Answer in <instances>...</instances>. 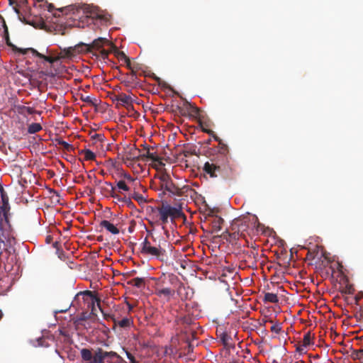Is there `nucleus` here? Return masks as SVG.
Wrapping results in <instances>:
<instances>
[{
  "label": "nucleus",
  "instance_id": "nucleus-36",
  "mask_svg": "<svg viewBox=\"0 0 363 363\" xmlns=\"http://www.w3.org/2000/svg\"><path fill=\"white\" fill-rule=\"evenodd\" d=\"M159 214H164L167 217H170L169 205H163L162 208L159 209Z\"/></svg>",
  "mask_w": 363,
  "mask_h": 363
},
{
  "label": "nucleus",
  "instance_id": "nucleus-56",
  "mask_svg": "<svg viewBox=\"0 0 363 363\" xmlns=\"http://www.w3.org/2000/svg\"><path fill=\"white\" fill-rule=\"evenodd\" d=\"M2 189H4V187H3V186L1 185V184L0 183V191H1Z\"/></svg>",
  "mask_w": 363,
  "mask_h": 363
},
{
  "label": "nucleus",
  "instance_id": "nucleus-14",
  "mask_svg": "<svg viewBox=\"0 0 363 363\" xmlns=\"http://www.w3.org/2000/svg\"><path fill=\"white\" fill-rule=\"evenodd\" d=\"M220 172L221 169L219 166L206 162V174H208L211 177L214 178L217 177L218 174H220Z\"/></svg>",
  "mask_w": 363,
  "mask_h": 363
},
{
  "label": "nucleus",
  "instance_id": "nucleus-30",
  "mask_svg": "<svg viewBox=\"0 0 363 363\" xmlns=\"http://www.w3.org/2000/svg\"><path fill=\"white\" fill-rule=\"evenodd\" d=\"M208 126V124L207 121H206V130H205L206 133L208 134L210 136L213 138V139L216 141H218L219 145H221L222 144L221 140L214 133V132L213 130L208 129L207 128Z\"/></svg>",
  "mask_w": 363,
  "mask_h": 363
},
{
  "label": "nucleus",
  "instance_id": "nucleus-3",
  "mask_svg": "<svg viewBox=\"0 0 363 363\" xmlns=\"http://www.w3.org/2000/svg\"><path fill=\"white\" fill-rule=\"evenodd\" d=\"M223 211L220 208L216 206L211 208L206 203V223H208V228L206 229V233L211 234L216 233L222 228L224 223L223 218Z\"/></svg>",
  "mask_w": 363,
  "mask_h": 363
},
{
  "label": "nucleus",
  "instance_id": "nucleus-16",
  "mask_svg": "<svg viewBox=\"0 0 363 363\" xmlns=\"http://www.w3.org/2000/svg\"><path fill=\"white\" fill-rule=\"evenodd\" d=\"M169 212L170 217L172 218H177L184 216L181 205H178L177 206H172L169 205Z\"/></svg>",
  "mask_w": 363,
  "mask_h": 363
},
{
  "label": "nucleus",
  "instance_id": "nucleus-1",
  "mask_svg": "<svg viewBox=\"0 0 363 363\" xmlns=\"http://www.w3.org/2000/svg\"><path fill=\"white\" fill-rule=\"evenodd\" d=\"M208 278L211 280L207 283L208 314L213 322L216 323L217 318L214 315L220 312L223 297L228 289L226 284L220 278L215 279L213 281L211 276Z\"/></svg>",
  "mask_w": 363,
  "mask_h": 363
},
{
  "label": "nucleus",
  "instance_id": "nucleus-35",
  "mask_svg": "<svg viewBox=\"0 0 363 363\" xmlns=\"http://www.w3.org/2000/svg\"><path fill=\"white\" fill-rule=\"evenodd\" d=\"M56 141L57 142V143L59 145H62L63 147V148L67 151H70L73 149L72 145L69 144L66 141H64L60 139H57Z\"/></svg>",
  "mask_w": 363,
  "mask_h": 363
},
{
  "label": "nucleus",
  "instance_id": "nucleus-34",
  "mask_svg": "<svg viewBox=\"0 0 363 363\" xmlns=\"http://www.w3.org/2000/svg\"><path fill=\"white\" fill-rule=\"evenodd\" d=\"M194 272H195L196 277H198L200 280H202V276L204 275V271L201 267L196 265Z\"/></svg>",
  "mask_w": 363,
  "mask_h": 363
},
{
  "label": "nucleus",
  "instance_id": "nucleus-49",
  "mask_svg": "<svg viewBox=\"0 0 363 363\" xmlns=\"http://www.w3.org/2000/svg\"><path fill=\"white\" fill-rule=\"evenodd\" d=\"M125 178L127 179L128 181L133 182L134 179L130 174H125Z\"/></svg>",
  "mask_w": 363,
  "mask_h": 363
},
{
  "label": "nucleus",
  "instance_id": "nucleus-29",
  "mask_svg": "<svg viewBox=\"0 0 363 363\" xmlns=\"http://www.w3.org/2000/svg\"><path fill=\"white\" fill-rule=\"evenodd\" d=\"M82 154L84 155V159L86 160H94L96 158L95 153L89 149L83 150L82 151Z\"/></svg>",
  "mask_w": 363,
  "mask_h": 363
},
{
  "label": "nucleus",
  "instance_id": "nucleus-39",
  "mask_svg": "<svg viewBox=\"0 0 363 363\" xmlns=\"http://www.w3.org/2000/svg\"><path fill=\"white\" fill-rule=\"evenodd\" d=\"M146 157H148L149 159L153 160V161H157L158 160V157L156 155V154L155 152H151L150 151L149 148L147 149V151L146 152Z\"/></svg>",
  "mask_w": 363,
  "mask_h": 363
},
{
  "label": "nucleus",
  "instance_id": "nucleus-51",
  "mask_svg": "<svg viewBox=\"0 0 363 363\" xmlns=\"http://www.w3.org/2000/svg\"><path fill=\"white\" fill-rule=\"evenodd\" d=\"M127 306H128V311H130L133 310V305H131L130 303L127 302Z\"/></svg>",
  "mask_w": 363,
  "mask_h": 363
},
{
  "label": "nucleus",
  "instance_id": "nucleus-21",
  "mask_svg": "<svg viewBox=\"0 0 363 363\" xmlns=\"http://www.w3.org/2000/svg\"><path fill=\"white\" fill-rule=\"evenodd\" d=\"M128 284L135 286L137 288H142L145 285V279L136 277L128 281Z\"/></svg>",
  "mask_w": 363,
  "mask_h": 363
},
{
  "label": "nucleus",
  "instance_id": "nucleus-25",
  "mask_svg": "<svg viewBox=\"0 0 363 363\" xmlns=\"http://www.w3.org/2000/svg\"><path fill=\"white\" fill-rule=\"evenodd\" d=\"M351 357L354 360H359L360 363H362V360L363 359V348L353 350L351 354Z\"/></svg>",
  "mask_w": 363,
  "mask_h": 363
},
{
  "label": "nucleus",
  "instance_id": "nucleus-37",
  "mask_svg": "<svg viewBox=\"0 0 363 363\" xmlns=\"http://www.w3.org/2000/svg\"><path fill=\"white\" fill-rule=\"evenodd\" d=\"M117 187L120 190H123L125 191H128L130 190V188L126 185L125 182L123 180H120L117 183Z\"/></svg>",
  "mask_w": 363,
  "mask_h": 363
},
{
  "label": "nucleus",
  "instance_id": "nucleus-28",
  "mask_svg": "<svg viewBox=\"0 0 363 363\" xmlns=\"http://www.w3.org/2000/svg\"><path fill=\"white\" fill-rule=\"evenodd\" d=\"M81 99L83 101H84L86 104H88L92 105V106H96L97 105L98 99H96V98H93L91 96H83V95H82Z\"/></svg>",
  "mask_w": 363,
  "mask_h": 363
},
{
  "label": "nucleus",
  "instance_id": "nucleus-41",
  "mask_svg": "<svg viewBox=\"0 0 363 363\" xmlns=\"http://www.w3.org/2000/svg\"><path fill=\"white\" fill-rule=\"evenodd\" d=\"M14 10H15L16 13L18 14L19 18H20V20H21L22 22H24V23H26V24H28V25H31V26H35V25L33 22H31V21H30L26 20L24 17H23V18H21V17L19 16V13H20V12H19V10H18V9L14 8Z\"/></svg>",
  "mask_w": 363,
  "mask_h": 363
},
{
  "label": "nucleus",
  "instance_id": "nucleus-6",
  "mask_svg": "<svg viewBox=\"0 0 363 363\" xmlns=\"http://www.w3.org/2000/svg\"><path fill=\"white\" fill-rule=\"evenodd\" d=\"M118 355L115 352H106L102 349H99L94 356L92 361H96V363H105L106 360L118 359Z\"/></svg>",
  "mask_w": 363,
  "mask_h": 363
},
{
  "label": "nucleus",
  "instance_id": "nucleus-45",
  "mask_svg": "<svg viewBox=\"0 0 363 363\" xmlns=\"http://www.w3.org/2000/svg\"><path fill=\"white\" fill-rule=\"evenodd\" d=\"M307 347V346H303V344H301V345H299L298 346H297L296 347V351L298 352L299 353H303V352H305V349Z\"/></svg>",
  "mask_w": 363,
  "mask_h": 363
},
{
  "label": "nucleus",
  "instance_id": "nucleus-55",
  "mask_svg": "<svg viewBox=\"0 0 363 363\" xmlns=\"http://www.w3.org/2000/svg\"><path fill=\"white\" fill-rule=\"evenodd\" d=\"M205 273H206V279L207 278V275L208 274V269L206 268V271H205Z\"/></svg>",
  "mask_w": 363,
  "mask_h": 363
},
{
  "label": "nucleus",
  "instance_id": "nucleus-40",
  "mask_svg": "<svg viewBox=\"0 0 363 363\" xmlns=\"http://www.w3.org/2000/svg\"><path fill=\"white\" fill-rule=\"evenodd\" d=\"M91 314V313H89L87 311H83L79 315V320H86L90 318Z\"/></svg>",
  "mask_w": 363,
  "mask_h": 363
},
{
  "label": "nucleus",
  "instance_id": "nucleus-9",
  "mask_svg": "<svg viewBox=\"0 0 363 363\" xmlns=\"http://www.w3.org/2000/svg\"><path fill=\"white\" fill-rule=\"evenodd\" d=\"M177 294L181 300L186 301L191 298L194 291L190 287L180 284L177 289Z\"/></svg>",
  "mask_w": 363,
  "mask_h": 363
},
{
  "label": "nucleus",
  "instance_id": "nucleus-46",
  "mask_svg": "<svg viewBox=\"0 0 363 363\" xmlns=\"http://www.w3.org/2000/svg\"><path fill=\"white\" fill-rule=\"evenodd\" d=\"M126 356L131 363H136L135 357L131 353L126 352Z\"/></svg>",
  "mask_w": 363,
  "mask_h": 363
},
{
  "label": "nucleus",
  "instance_id": "nucleus-17",
  "mask_svg": "<svg viewBox=\"0 0 363 363\" xmlns=\"http://www.w3.org/2000/svg\"><path fill=\"white\" fill-rule=\"evenodd\" d=\"M113 321L115 325L124 329L129 328L133 324L132 318L128 317H125L121 320L114 319Z\"/></svg>",
  "mask_w": 363,
  "mask_h": 363
},
{
  "label": "nucleus",
  "instance_id": "nucleus-13",
  "mask_svg": "<svg viewBox=\"0 0 363 363\" xmlns=\"http://www.w3.org/2000/svg\"><path fill=\"white\" fill-rule=\"evenodd\" d=\"M193 186L196 187V189H191V196L195 199L196 203L204 204V197L202 196V191H200V185L197 182H194Z\"/></svg>",
  "mask_w": 363,
  "mask_h": 363
},
{
  "label": "nucleus",
  "instance_id": "nucleus-20",
  "mask_svg": "<svg viewBox=\"0 0 363 363\" xmlns=\"http://www.w3.org/2000/svg\"><path fill=\"white\" fill-rule=\"evenodd\" d=\"M104 184L106 186V187H102V189L106 191L107 194H108L111 197L113 198V195H116V187L113 186L112 183L109 182H105Z\"/></svg>",
  "mask_w": 363,
  "mask_h": 363
},
{
  "label": "nucleus",
  "instance_id": "nucleus-47",
  "mask_svg": "<svg viewBox=\"0 0 363 363\" xmlns=\"http://www.w3.org/2000/svg\"><path fill=\"white\" fill-rule=\"evenodd\" d=\"M160 220L162 222V223H167L168 222V218L167 216H164V214H160Z\"/></svg>",
  "mask_w": 363,
  "mask_h": 363
},
{
  "label": "nucleus",
  "instance_id": "nucleus-18",
  "mask_svg": "<svg viewBox=\"0 0 363 363\" xmlns=\"http://www.w3.org/2000/svg\"><path fill=\"white\" fill-rule=\"evenodd\" d=\"M100 225L104 228H106L108 232L113 235H117L119 233V230L112 223H111L107 220H103L100 223Z\"/></svg>",
  "mask_w": 363,
  "mask_h": 363
},
{
  "label": "nucleus",
  "instance_id": "nucleus-19",
  "mask_svg": "<svg viewBox=\"0 0 363 363\" xmlns=\"http://www.w3.org/2000/svg\"><path fill=\"white\" fill-rule=\"evenodd\" d=\"M174 294V291L170 288L157 289L156 294L160 297L169 298Z\"/></svg>",
  "mask_w": 363,
  "mask_h": 363
},
{
  "label": "nucleus",
  "instance_id": "nucleus-8",
  "mask_svg": "<svg viewBox=\"0 0 363 363\" xmlns=\"http://www.w3.org/2000/svg\"><path fill=\"white\" fill-rule=\"evenodd\" d=\"M176 323L177 325V330H180L181 332L184 330L185 333H187V327L190 326L192 324V318L189 315H180L177 318Z\"/></svg>",
  "mask_w": 363,
  "mask_h": 363
},
{
  "label": "nucleus",
  "instance_id": "nucleus-24",
  "mask_svg": "<svg viewBox=\"0 0 363 363\" xmlns=\"http://www.w3.org/2000/svg\"><path fill=\"white\" fill-rule=\"evenodd\" d=\"M264 301L272 303H277L279 301V298L277 294L273 293H266L264 296Z\"/></svg>",
  "mask_w": 363,
  "mask_h": 363
},
{
  "label": "nucleus",
  "instance_id": "nucleus-7",
  "mask_svg": "<svg viewBox=\"0 0 363 363\" xmlns=\"http://www.w3.org/2000/svg\"><path fill=\"white\" fill-rule=\"evenodd\" d=\"M161 241H162L164 243H166V240L162 238L160 240L157 246L152 245L143 253V255H151L157 258H160L161 256H163L165 250L161 247Z\"/></svg>",
  "mask_w": 363,
  "mask_h": 363
},
{
  "label": "nucleus",
  "instance_id": "nucleus-54",
  "mask_svg": "<svg viewBox=\"0 0 363 363\" xmlns=\"http://www.w3.org/2000/svg\"><path fill=\"white\" fill-rule=\"evenodd\" d=\"M238 234L239 233H236V232L233 233V238H236V236L238 235Z\"/></svg>",
  "mask_w": 363,
  "mask_h": 363
},
{
  "label": "nucleus",
  "instance_id": "nucleus-27",
  "mask_svg": "<svg viewBox=\"0 0 363 363\" xmlns=\"http://www.w3.org/2000/svg\"><path fill=\"white\" fill-rule=\"evenodd\" d=\"M42 129V126L40 123H33L30 125H29L28 128V132L30 134H34L38 132H39Z\"/></svg>",
  "mask_w": 363,
  "mask_h": 363
},
{
  "label": "nucleus",
  "instance_id": "nucleus-50",
  "mask_svg": "<svg viewBox=\"0 0 363 363\" xmlns=\"http://www.w3.org/2000/svg\"><path fill=\"white\" fill-rule=\"evenodd\" d=\"M211 258L209 259V258H206V261H205V263H206V265H211Z\"/></svg>",
  "mask_w": 363,
  "mask_h": 363
},
{
  "label": "nucleus",
  "instance_id": "nucleus-58",
  "mask_svg": "<svg viewBox=\"0 0 363 363\" xmlns=\"http://www.w3.org/2000/svg\"><path fill=\"white\" fill-rule=\"evenodd\" d=\"M47 242H48L50 241V237L46 238Z\"/></svg>",
  "mask_w": 363,
  "mask_h": 363
},
{
  "label": "nucleus",
  "instance_id": "nucleus-31",
  "mask_svg": "<svg viewBox=\"0 0 363 363\" xmlns=\"http://www.w3.org/2000/svg\"><path fill=\"white\" fill-rule=\"evenodd\" d=\"M311 340H312V335H311V332H307L303 336L302 344H303V346L308 347V345L313 344V342L311 341Z\"/></svg>",
  "mask_w": 363,
  "mask_h": 363
},
{
  "label": "nucleus",
  "instance_id": "nucleus-22",
  "mask_svg": "<svg viewBox=\"0 0 363 363\" xmlns=\"http://www.w3.org/2000/svg\"><path fill=\"white\" fill-rule=\"evenodd\" d=\"M81 356L83 360L91 362L94 359V356L90 350L86 348H83L80 351Z\"/></svg>",
  "mask_w": 363,
  "mask_h": 363
},
{
  "label": "nucleus",
  "instance_id": "nucleus-4",
  "mask_svg": "<svg viewBox=\"0 0 363 363\" xmlns=\"http://www.w3.org/2000/svg\"><path fill=\"white\" fill-rule=\"evenodd\" d=\"M160 180L162 189L168 192L169 195L179 197L182 196L187 189L186 186L180 188L174 184L168 174L162 175Z\"/></svg>",
  "mask_w": 363,
  "mask_h": 363
},
{
  "label": "nucleus",
  "instance_id": "nucleus-48",
  "mask_svg": "<svg viewBox=\"0 0 363 363\" xmlns=\"http://www.w3.org/2000/svg\"><path fill=\"white\" fill-rule=\"evenodd\" d=\"M199 125L200 126V128H201V130H202L203 132H204V125H203V123L202 121H201L200 118H199Z\"/></svg>",
  "mask_w": 363,
  "mask_h": 363
},
{
  "label": "nucleus",
  "instance_id": "nucleus-33",
  "mask_svg": "<svg viewBox=\"0 0 363 363\" xmlns=\"http://www.w3.org/2000/svg\"><path fill=\"white\" fill-rule=\"evenodd\" d=\"M191 152L196 155L198 157L200 155H204V150L202 148L201 145L198 147L196 145L191 147Z\"/></svg>",
  "mask_w": 363,
  "mask_h": 363
},
{
  "label": "nucleus",
  "instance_id": "nucleus-23",
  "mask_svg": "<svg viewBox=\"0 0 363 363\" xmlns=\"http://www.w3.org/2000/svg\"><path fill=\"white\" fill-rule=\"evenodd\" d=\"M117 101H120L123 105H130L132 104L131 97L123 93L118 96Z\"/></svg>",
  "mask_w": 363,
  "mask_h": 363
},
{
  "label": "nucleus",
  "instance_id": "nucleus-42",
  "mask_svg": "<svg viewBox=\"0 0 363 363\" xmlns=\"http://www.w3.org/2000/svg\"><path fill=\"white\" fill-rule=\"evenodd\" d=\"M271 330L277 334H279L281 330V327L279 323H276L271 327Z\"/></svg>",
  "mask_w": 363,
  "mask_h": 363
},
{
  "label": "nucleus",
  "instance_id": "nucleus-12",
  "mask_svg": "<svg viewBox=\"0 0 363 363\" xmlns=\"http://www.w3.org/2000/svg\"><path fill=\"white\" fill-rule=\"evenodd\" d=\"M219 337L225 350H230L235 348V343L233 342L231 336L227 333H222Z\"/></svg>",
  "mask_w": 363,
  "mask_h": 363
},
{
  "label": "nucleus",
  "instance_id": "nucleus-38",
  "mask_svg": "<svg viewBox=\"0 0 363 363\" xmlns=\"http://www.w3.org/2000/svg\"><path fill=\"white\" fill-rule=\"evenodd\" d=\"M124 205L127 206L130 208H133L135 207L134 203L132 202L131 198L130 196H126V198L123 199V206Z\"/></svg>",
  "mask_w": 363,
  "mask_h": 363
},
{
  "label": "nucleus",
  "instance_id": "nucleus-10",
  "mask_svg": "<svg viewBox=\"0 0 363 363\" xmlns=\"http://www.w3.org/2000/svg\"><path fill=\"white\" fill-rule=\"evenodd\" d=\"M85 296H88V302L85 306H81V308L83 310L91 309V313H94L95 310V304L99 306L100 300L94 295V293H87L85 294Z\"/></svg>",
  "mask_w": 363,
  "mask_h": 363
},
{
  "label": "nucleus",
  "instance_id": "nucleus-15",
  "mask_svg": "<svg viewBox=\"0 0 363 363\" xmlns=\"http://www.w3.org/2000/svg\"><path fill=\"white\" fill-rule=\"evenodd\" d=\"M87 293H94V292L91 291H88V290L79 292L74 298L73 304H74L75 303H79L81 306L82 302L84 306H85L86 304V303L88 302L89 296H85V294H87Z\"/></svg>",
  "mask_w": 363,
  "mask_h": 363
},
{
  "label": "nucleus",
  "instance_id": "nucleus-44",
  "mask_svg": "<svg viewBox=\"0 0 363 363\" xmlns=\"http://www.w3.org/2000/svg\"><path fill=\"white\" fill-rule=\"evenodd\" d=\"M91 138H93L94 140L102 141L104 139V135L102 134L95 133L94 135L91 136Z\"/></svg>",
  "mask_w": 363,
  "mask_h": 363
},
{
  "label": "nucleus",
  "instance_id": "nucleus-11",
  "mask_svg": "<svg viewBox=\"0 0 363 363\" xmlns=\"http://www.w3.org/2000/svg\"><path fill=\"white\" fill-rule=\"evenodd\" d=\"M85 296H88V302L85 306H81V308L83 310L91 309V313H94L95 310V304L99 306L100 300L94 295V293H87L85 294Z\"/></svg>",
  "mask_w": 363,
  "mask_h": 363
},
{
  "label": "nucleus",
  "instance_id": "nucleus-32",
  "mask_svg": "<svg viewBox=\"0 0 363 363\" xmlns=\"http://www.w3.org/2000/svg\"><path fill=\"white\" fill-rule=\"evenodd\" d=\"M140 245H141V253L143 254L152 245L151 242L149 241L147 238H145L144 241L141 243Z\"/></svg>",
  "mask_w": 363,
  "mask_h": 363
},
{
  "label": "nucleus",
  "instance_id": "nucleus-43",
  "mask_svg": "<svg viewBox=\"0 0 363 363\" xmlns=\"http://www.w3.org/2000/svg\"><path fill=\"white\" fill-rule=\"evenodd\" d=\"M113 198L116 200L117 203H121L122 205L123 203V199L126 198V196H121L118 194L116 195H113Z\"/></svg>",
  "mask_w": 363,
  "mask_h": 363
},
{
  "label": "nucleus",
  "instance_id": "nucleus-26",
  "mask_svg": "<svg viewBox=\"0 0 363 363\" xmlns=\"http://www.w3.org/2000/svg\"><path fill=\"white\" fill-rule=\"evenodd\" d=\"M129 196L131 198V199H133L137 201L140 204H143L146 202L145 197L136 191L131 193Z\"/></svg>",
  "mask_w": 363,
  "mask_h": 363
},
{
  "label": "nucleus",
  "instance_id": "nucleus-57",
  "mask_svg": "<svg viewBox=\"0 0 363 363\" xmlns=\"http://www.w3.org/2000/svg\"><path fill=\"white\" fill-rule=\"evenodd\" d=\"M47 242H48L50 241V237L46 238Z\"/></svg>",
  "mask_w": 363,
  "mask_h": 363
},
{
  "label": "nucleus",
  "instance_id": "nucleus-5",
  "mask_svg": "<svg viewBox=\"0 0 363 363\" xmlns=\"http://www.w3.org/2000/svg\"><path fill=\"white\" fill-rule=\"evenodd\" d=\"M91 47L99 52V56L103 60L107 59L109 53L116 49L105 38H99L94 40L91 44Z\"/></svg>",
  "mask_w": 363,
  "mask_h": 363
},
{
  "label": "nucleus",
  "instance_id": "nucleus-52",
  "mask_svg": "<svg viewBox=\"0 0 363 363\" xmlns=\"http://www.w3.org/2000/svg\"><path fill=\"white\" fill-rule=\"evenodd\" d=\"M212 354H213V353L211 352L206 350V354H205L206 357H208V355L212 356Z\"/></svg>",
  "mask_w": 363,
  "mask_h": 363
},
{
  "label": "nucleus",
  "instance_id": "nucleus-53",
  "mask_svg": "<svg viewBox=\"0 0 363 363\" xmlns=\"http://www.w3.org/2000/svg\"><path fill=\"white\" fill-rule=\"evenodd\" d=\"M201 244H202V251L204 253V240H201Z\"/></svg>",
  "mask_w": 363,
  "mask_h": 363
},
{
  "label": "nucleus",
  "instance_id": "nucleus-2",
  "mask_svg": "<svg viewBox=\"0 0 363 363\" xmlns=\"http://www.w3.org/2000/svg\"><path fill=\"white\" fill-rule=\"evenodd\" d=\"M84 48L86 49L87 45L86 44H79L74 47H69L67 48H64L61 50V52L59 54L58 57H52L46 56L45 55L40 53L38 52L36 50L33 48H27L21 50V52L23 54H27L28 52H30L33 56L38 57L42 60H43L45 62H49L50 64H53L55 62H56L58 58H72V57L75 56L77 54L83 52Z\"/></svg>",
  "mask_w": 363,
  "mask_h": 363
}]
</instances>
